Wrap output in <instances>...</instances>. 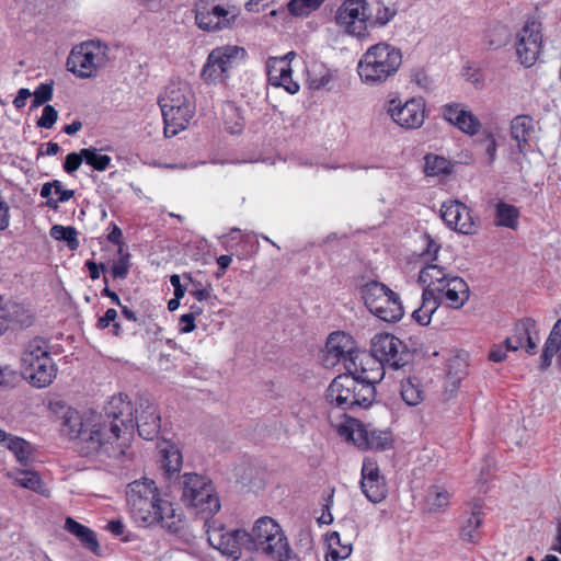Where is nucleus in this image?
<instances>
[{
  "label": "nucleus",
  "instance_id": "obj_28",
  "mask_svg": "<svg viewBox=\"0 0 561 561\" xmlns=\"http://www.w3.org/2000/svg\"><path fill=\"white\" fill-rule=\"evenodd\" d=\"M397 13L394 5H387L382 1L375 2L371 9H367V31L387 26Z\"/></svg>",
  "mask_w": 561,
  "mask_h": 561
},
{
  "label": "nucleus",
  "instance_id": "obj_42",
  "mask_svg": "<svg viewBox=\"0 0 561 561\" xmlns=\"http://www.w3.org/2000/svg\"><path fill=\"white\" fill-rule=\"evenodd\" d=\"M50 236L58 241L67 242V245L70 250H77L79 248L78 232L71 227H65L60 225H55L50 228Z\"/></svg>",
  "mask_w": 561,
  "mask_h": 561
},
{
  "label": "nucleus",
  "instance_id": "obj_63",
  "mask_svg": "<svg viewBox=\"0 0 561 561\" xmlns=\"http://www.w3.org/2000/svg\"><path fill=\"white\" fill-rule=\"evenodd\" d=\"M32 96V93L28 89L22 88L18 91L16 96L13 100V105L20 110L25 106L26 100Z\"/></svg>",
  "mask_w": 561,
  "mask_h": 561
},
{
  "label": "nucleus",
  "instance_id": "obj_49",
  "mask_svg": "<svg viewBox=\"0 0 561 561\" xmlns=\"http://www.w3.org/2000/svg\"><path fill=\"white\" fill-rule=\"evenodd\" d=\"M54 193L58 198H50L46 202L47 207L54 210L58 208L59 203H66L75 196V191L65 188L59 180H54Z\"/></svg>",
  "mask_w": 561,
  "mask_h": 561
},
{
  "label": "nucleus",
  "instance_id": "obj_61",
  "mask_svg": "<svg viewBox=\"0 0 561 561\" xmlns=\"http://www.w3.org/2000/svg\"><path fill=\"white\" fill-rule=\"evenodd\" d=\"M510 350H506V344L494 346L489 354V359L494 363H501L506 358V353Z\"/></svg>",
  "mask_w": 561,
  "mask_h": 561
},
{
  "label": "nucleus",
  "instance_id": "obj_32",
  "mask_svg": "<svg viewBox=\"0 0 561 561\" xmlns=\"http://www.w3.org/2000/svg\"><path fill=\"white\" fill-rule=\"evenodd\" d=\"M529 332H534L536 335L538 334L537 322L534 319L524 318L517 321L514 327L513 335L506 337L504 341V344H506V350L515 352L523 347Z\"/></svg>",
  "mask_w": 561,
  "mask_h": 561
},
{
  "label": "nucleus",
  "instance_id": "obj_36",
  "mask_svg": "<svg viewBox=\"0 0 561 561\" xmlns=\"http://www.w3.org/2000/svg\"><path fill=\"white\" fill-rule=\"evenodd\" d=\"M14 482L24 488L32 490L38 494L46 495L47 489L38 473L33 470H16L10 474Z\"/></svg>",
  "mask_w": 561,
  "mask_h": 561
},
{
  "label": "nucleus",
  "instance_id": "obj_2",
  "mask_svg": "<svg viewBox=\"0 0 561 561\" xmlns=\"http://www.w3.org/2000/svg\"><path fill=\"white\" fill-rule=\"evenodd\" d=\"M382 380L381 369L357 368L356 373L339 375L325 391L328 403L341 411L368 408L376 399V383Z\"/></svg>",
  "mask_w": 561,
  "mask_h": 561
},
{
  "label": "nucleus",
  "instance_id": "obj_3",
  "mask_svg": "<svg viewBox=\"0 0 561 561\" xmlns=\"http://www.w3.org/2000/svg\"><path fill=\"white\" fill-rule=\"evenodd\" d=\"M164 136L173 137L185 129L194 117L196 103L192 88L186 82L168 85L159 96Z\"/></svg>",
  "mask_w": 561,
  "mask_h": 561
},
{
  "label": "nucleus",
  "instance_id": "obj_37",
  "mask_svg": "<svg viewBox=\"0 0 561 561\" xmlns=\"http://www.w3.org/2000/svg\"><path fill=\"white\" fill-rule=\"evenodd\" d=\"M161 454V468L168 478L180 471L182 466V455L179 448L174 445H168L160 450Z\"/></svg>",
  "mask_w": 561,
  "mask_h": 561
},
{
  "label": "nucleus",
  "instance_id": "obj_18",
  "mask_svg": "<svg viewBox=\"0 0 561 561\" xmlns=\"http://www.w3.org/2000/svg\"><path fill=\"white\" fill-rule=\"evenodd\" d=\"M440 217L446 226L462 234H473L477 224L471 209L459 201H447L440 206Z\"/></svg>",
  "mask_w": 561,
  "mask_h": 561
},
{
  "label": "nucleus",
  "instance_id": "obj_64",
  "mask_svg": "<svg viewBox=\"0 0 561 561\" xmlns=\"http://www.w3.org/2000/svg\"><path fill=\"white\" fill-rule=\"evenodd\" d=\"M60 150V147L57 142L49 141L45 145H42L38 150V156H56Z\"/></svg>",
  "mask_w": 561,
  "mask_h": 561
},
{
  "label": "nucleus",
  "instance_id": "obj_51",
  "mask_svg": "<svg viewBox=\"0 0 561 561\" xmlns=\"http://www.w3.org/2000/svg\"><path fill=\"white\" fill-rule=\"evenodd\" d=\"M57 110L54 106L47 104L44 106L42 116L37 121V126L41 128L50 129L57 122Z\"/></svg>",
  "mask_w": 561,
  "mask_h": 561
},
{
  "label": "nucleus",
  "instance_id": "obj_35",
  "mask_svg": "<svg viewBox=\"0 0 561 561\" xmlns=\"http://www.w3.org/2000/svg\"><path fill=\"white\" fill-rule=\"evenodd\" d=\"M482 504L480 501H477L473 504L472 512L470 517L467 519L466 524L461 527L460 536L463 540L474 543L479 540L480 535L478 529L482 525Z\"/></svg>",
  "mask_w": 561,
  "mask_h": 561
},
{
  "label": "nucleus",
  "instance_id": "obj_24",
  "mask_svg": "<svg viewBox=\"0 0 561 561\" xmlns=\"http://www.w3.org/2000/svg\"><path fill=\"white\" fill-rule=\"evenodd\" d=\"M0 316L4 322V332L10 327L27 328L33 323V313L24 305L18 302H5L1 297Z\"/></svg>",
  "mask_w": 561,
  "mask_h": 561
},
{
  "label": "nucleus",
  "instance_id": "obj_31",
  "mask_svg": "<svg viewBox=\"0 0 561 561\" xmlns=\"http://www.w3.org/2000/svg\"><path fill=\"white\" fill-rule=\"evenodd\" d=\"M65 529L77 537L85 549L94 553L99 551L100 546L96 535L91 528L78 523L71 517H67L65 522Z\"/></svg>",
  "mask_w": 561,
  "mask_h": 561
},
{
  "label": "nucleus",
  "instance_id": "obj_58",
  "mask_svg": "<svg viewBox=\"0 0 561 561\" xmlns=\"http://www.w3.org/2000/svg\"><path fill=\"white\" fill-rule=\"evenodd\" d=\"M170 283H171L172 287L174 288V296L178 299H182L184 297L185 293H187V289H188L187 283L182 284L181 276L178 274H173L170 276Z\"/></svg>",
  "mask_w": 561,
  "mask_h": 561
},
{
  "label": "nucleus",
  "instance_id": "obj_43",
  "mask_svg": "<svg viewBox=\"0 0 561 561\" xmlns=\"http://www.w3.org/2000/svg\"><path fill=\"white\" fill-rule=\"evenodd\" d=\"M477 149L488 157V163L492 164L496 157L497 144L495 137L490 131L482 133L476 140Z\"/></svg>",
  "mask_w": 561,
  "mask_h": 561
},
{
  "label": "nucleus",
  "instance_id": "obj_7",
  "mask_svg": "<svg viewBox=\"0 0 561 561\" xmlns=\"http://www.w3.org/2000/svg\"><path fill=\"white\" fill-rule=\"evenodd\" d=\"M181 501L205 517L220 510V502L209 479L197 473H184L180 479Z\"/></svg>",
  "mask_w": 561,
  "mask_h": 561
},
{
  "label": "nucleus",
  "instance_id": "obj_27",
  "mask_svg": "<svg viewBox=\"0 0 561 561\" xmlns=\"http://www.w3.org/2000/svg\"><path fill=\"white\" fill-rule=\"evenodd\" d=\"M44 356H50L48 342L42 337L31 340L22 353V369L34 367L35 364L43 362Z\"/></svg>",
  "mask_w": 561,
  "mask_h": 561
},
{
  "label": "nucleus",
  "instance_id": "obj_22",
  "mask_svg": "<svg viewBox=\"0 0 561 561\" xmlns=\"http://www.w3.org/2000/svg\"><path fill=\"white\" fill-rule=\"evenodd\" d=\"M443 114L446 121L468 135L478 134L481 127L480 121L461 104L453 103L445 105Z\"/></svg>",
  "mask_w": 561,
  "mask_h": 561
},
{
  "label": "nucleus",
  "instance_id": "obj_41",
  "mask_svg": "<svg viewBox=\"0 0 561 561\" xmlns=\"http://www.w3.org/2000/svg\"><path fill=\"white\" fill-rule=\"evenodd\" d=\"M451 494L442 486H432L426 495V505L431 512H438L448 506Z\"/></svg>",
  "mask_w": 561,
  "mask_h": 561
},
{
  "label": "nucleus",
  "instance_id": "obj_53",
  "mask_svg": "<svg viewBox=\"0 0 561 561\" xmlns=\"http://www.w3.org/2000/svg\"><path fill=\"white\" fill-rule=\"evenodd\" d=\"M20 380L19 374L9 366L0 367V386L11 388Z\"/></svg>",
  "mask_w": 561,
  "mask_h": 561
},
{
  "label": "nucleus",
  "instance_id": "obj_50",
  "mask_svg": "<svg viewBox=\"0 0 561 561\" xmlns=\"http://www.w3.org/2000/svg\"><path fill=\"white\" fill-rule=\"evenodd\" d=\"M375 480L376 481H382L385 480L383 477L380 474V470L378 468V465L370 460L365 459L362 466V479L360 482H367L370 483Z\"/></svg>",
  "mask_w": 561,
  "mask_h": 561
},
{
  "label": "nucleus",
  "instance_id": "obj_54",
  "mask_svg": "<svg viewBox=\"0 0 561 561\" xmlns=\"http://www.w3.org/2000/svg\"><path fill=\"white\" fill-rule=\"evenodd\" d=\"M82 161H84V158L82 156V149L80 150V152L68 153L65 158V162L62 165L64 170L68 174H72L80 168Z\"/></svg>",
  "mask_w": 561,
  "mask_h": 561
},
{
  "label": "nucleus",
  "instance_id": "obj_55",
  "mask_svg": "<svg viewBox=\"0 0 561 561\" xmlns=\"http://www.w3.org/2000/svg\"><path fill=\"white\" fill-rule=\"evenodd\" d=\"M128 255L126 257L119 259L117 262H115L112 266V276L115 279H124L128 275L129 266H128Z\"/></svg>",
  "mask_w": 561,
  "mask_h": 561
},
{
  "label": "nucleus",
  "instance_id": "obj_57",
  "mask_svg": "<svg viewBox=\"0 0 561 561\" xmlns=\"http://www.w3.org/2000/svg\"><path fill=\"white\" fill-rule=\"evenodd\" d=\"M54 94V82L41 83L32 93L33 96L44 100L46 103L53 99Z\"/></svg>",
  "mask_w": 561,
  "mask_h": 561
},
{
  "label": "nucleus",
  "instance_id": "obj_52",
  "mask_svg": "<svg viewBox=\"0 0 561 561\" xmlns=\"http://www.w3.org/2000/svg\"><path fill=\"white\" fill-rule=\"evenodd\" d=\"M331 80H332V76H331L330 71L327 69L321 70L319 73H317L316 71H312L309 75V79H308L309 85L314 90L325 88L331 82Z\"/></svg>",
  "mask_w": 561,
  "mask_h": 561
},
{
  "label": "nucleus",
  "instance_id": "obj_25",
  "mask_svg": "<svg viewBox=\"0 0 561 561\" xmlns=\"http://www.w3.org/2000/svg\"><path fill=\"white\" fill-rule=\"evenodd\" d=\"M25 379L36 388H46L57 375V366L51 356H44L43 362L23 370Z\"/></svg>",
  "mask_w": 561,
  "mask_h": 561
},
{
  "label": "nucleus",
  "instance_id": "obj_1",
  "mask_svg": "<svg viewBox=\"0 0 561 561\" xmlns=\"http://www.w3.org/2000/svg\"><path fill=\"white\" fill-rule=\"evenodd\" d=\"M60 426L64 435L70 439H79L80 453L83 456L116 457L124 453L125 444L118 443L122 428H133V407L128 396L119 393L111 398L100 414H81L67 408Z\"/></svg>",
  "mask_w": 561,
  "mask_h": 561
},
{
  "label": "nucleus",
  "instance_id": "obj_4",
  "mask_svg": "<svg viewBox=\"0 0 561 561\" xmlns=\"http://www.w3.org/2000/svg\"><path fill=\"white\" fill-rule=\"evenodd\" d=\"M402 65V53L396 46L381 42L370 46L360 57L357 72L368 85H378L393 77Z\"/></svg>",
  "mask_w": 561,
  "mask_h": 561
},
{
  "label": "nucleus",
  "instance_id": "obj_26",
  "mask_svg": "<svg viewBox=\"0 0 561 561\" xmlns=\"http://www.w3.org/2000/svg\"><path fill=\"white\" fill-rule=\"evenodd\" d=\"M454 274L447 272L446 267L438 264H428L419 273V282L425 285V288H432L434 293L446 284Z\"/></svg>",
  "mask_w": 561,
  "mask_h": 561
},
{
  "label": "nucleus",
  "instance_id": "obj_12",
  "mask_svg": "<svg viewBox=\"0 0 561 561\" xmlns=\"http://www.w3.org/2000/svg\"><path fill=\"white\" fill-rule=\"evenodd\" d=\"M107 60V46L100 41H88L72 48L67 69L79 78H91Z\"/></svg>",
  "mask_w": 561,
  "mask_h": 561
},
{
  "label": "nucleus",
  "instance_id": "obj_16",
  "mask_svg": "<svg viewBox=\"0 0 561 561\" xmlns=\"http://www.w3.org/2000/svg\"><path fill=\"white\" fill-rule=\"evenodd\" d=\"M194 12L197 26L207 32L230 28L238 16L234 10L220 4H211L206 0H197Z\"/></svg>",
  "mask_w": 561,
  "mask_h": 561
},
{
  "label": "nucleus",
  "instance_id": "obj_39",
  "mask_svg": "<svg viewBox=\"0 0 561 561\" xmlns=\"http://www.w3.org/2000/svg\"><path fill=\"white\" fill-rule=\"evenodd\" d=\"M268 83H279L280 79H286L293 75V69L286 58L271 57L266 64Z\"/></svg>",
  "mask_w": 561,
  "mask_h": 561
},
{
  "label": "nucleus",
  "instance_id": "obj_40",
  "mask_svg": "<svg viewBox=\"0 0 561 561\" xmlns=\"http://www.w3.org/2000/svg\"><path fill=\"white\" fill-rule=\"evenodd\" d=\"M329 547L330 551L328 552L325 559L327 561H341L346 559L352 553V545L342 543L341 537L337 531H333L329 537Z\"/></svg>",
  "mask_w": 561,
  "mask_h": 561
},
{
  "label": "nucleus",
  "instance_id": "obj_14",
  "mask_svg": "<svg viewBox=\"0 0 561 561\" xmlns=\"http://www.w3.org/2000/svg\"><path fill=\"white\" fill-rule=\"evenodd\" d=\"M367 9L366 0H343L337 8L334 20L347 35L363 39L369 36L367 31Z\"/></svg>",
  "mask_w": 561,
  "mask_h": 561
},
{
  "label": "nucleus",
  "instance_id": "obj_19",
  "mask_svg": "<svg viewBox=\"0 0 561 561\" xmlns=\"http://www.w3.org/2000/svg\"><path fill=\"white\" fill-rule=\"evenodd\" d=\"M248 531L243 529H234L231 531L222 533V530H214L208 535V542L222 556L238 560L241 557L242 549L248 550Z\"/></svg>",
  "mask_w": 561,
  "mask_h": 561
},
{
  "label": "nucleus",
  "instance_id": "obj_45",
  "mask_svg": "<svg viewBox=\"0 0 561 561\" xmlns=\"http://www.w3.org/2000/svg\"><path fill=\"white\" fill-rule=\"evenodd\" d=\"M451 171L450 162L440 156L425 157V173L428 176H437L440 174H449Z\"/></svg>",
  "mask_w": 561,
  "mask_h": 561
},
{
  "label": "nucleus",
  "instance_id": "obj_34",
  "mask_svg": "<svg viewBox=\"0 0 561 561\" xmlns=\"http://www.w3.org/2000/svg\"><path fill=\"white\" fill-rule=\"evenodd\" d=\"M158 495L156 482L147 478L129 483L126 492L127 504H133L134 501L137 503L145 499H154Z\"/></svg>",
  "mask_w": 561,
  "mask_h": 561
},
{
  "label": "nucleus",
  "instance_id": "obj_47",
  "mask_svg": "<svg viewBox=\"0 0 561 561\" xmlns=\"http://www.w3.org/2000/svg\"><path fill=\"white\" fill-rule=\"evenodd\" d=\"M324 0H290L288 10L293 15L305 16L320 8Z\"/></svg>",
  "mask_w": 561,
  "mask_h": 561
},
{
  "label": "nucleus",
  "instance_id": "obj_62",
  "mask_svg": "<svg viewBox=\"0 0 561 561\" xmlns=\"http://www.w3.org/2000/svg\"><path fill=\"white\" fill-rule=\"evenodd\" d=\"M180 331L182 333H190L195 330V318L192 314L185 313L180 318Z\"/></svg>",
  "mask_w": 561,
  "mask_h": 561
},
{
  "label": "nucleus",
  "instance_id": "obj_20",
  "mask_svg": "<svg viewBox=\"0 0 561 561\" xmlns=\"http://www.w3.org/2000/svg\"><path fill=\"white\" fill-rule=\"evenodd\" d=\"M355 445L363 449L386 450L392 445L390 431L368 428L358 425L350 434Z\"/></svg>",
  "mask_w": 561,
  "mask_h": 561
},
{
  "label": "nucleus",
  "instance_id": "obj_9",
  "mask_svg": "<svg viewBox=\"0 0 561 561\" xmlns=\"http://www.w3.org/2000/svg\"><path fill=\"white\" fill-rule=\"evenodd\" d=\"M245 56V49L237 45L216 47L209 53L201 76L207 83H225Z\"/></svg>",
  "mask_w": 561,
  "mask_h": 561
},
{
  "label": "nucleus",
  "instance_id": "obj_60",
  "mask_svg": "<svg viewBox=\"0 0 561 561\" xmlns=\"http://www.w3.org/2000/svg\"><path fill=\"white\" fill-rule=\"evenodd\" d=\"M10 226V207L0 196V230H5Z\"/></svg>",
  "mask_w": 561,
  "mask_h": 561
},
{
  "label": "nucleus",
  "instance_id": "obj_30",
  "mask_svg": "<svg viewBox=\"0 0 561 561\" xmlns=\"http://www.w3.org/2000/svg\"><path fill=\"white\" fill-rule=\"evenodd\" d=\"M439 305V298L434 290H432V288H424L422 294V304L413 311L412 317L419 324L427 325Z\"/></svg>",
  "mask_w": 561,
  "mask_h": 561
},
{
  "label": "nucleus",
  "instance_id": "obj_11",
  "mask_svg": "<svg viewBox=\"0 0 561 561\" xmlns=\"http://www.w3.org/2000/svg\"><path fill=\"white\" fill-rule=\"evenodd\" d=\"M362 353L350 334L336 331L329 335L321 362L327 368L342 363L346 371L356 373L362 366L359 365Z\"/></svg>",
  "mask_w": 561,
  "mask_h": 561
},
{
  "label": "nucleus",
  "instance_id": "obj_6",
  "mask_svg": "<svg viewBox=\"0 0 561 561\" xmlns=\"http://www.w3.org/2000/svg\"><path fill=\"white\" fill-rule=\"evenodd\" d=\"M407 364L405 345L401 340L390 333H378L371 340L370 353H362L359 362L365 370L381 369L385 376L386 367L399 369Z\"/></svg>",
  "mask_w": 561,
  "mask_h": 561
},
{
  "label": "nucleus",
  "instance_id": "obj_15",
  "mask_svg": "<svg viewBox=\"0 0 561 561\" xmlns=\"http://www.w3.org/2000/svg\"><path fill=\"white\" fill-rule=\"evenodd\" d=\"M130 403H133L130 401ZM133 407V428L125 431L122 428L121 438L130 437L134 434L135 426L140 437L146 440H152L160 430V415L153 401L148 396H140Z\"/></svg>",
  "mask_w": 561,
  "mask_h": 561
},
{
  "label": "nucleus",
  "instance_id": "obj_44",
  "mask_svg": "<svg viewBox=\"0 0 561 561\" xmlns=\"http://www.w3.org/2000/svg\"><path fill=\"white\" fill-rule=\"evenodd\" d=\"M82 156L87 164L100 172L105 171L112 161L110 156L99 153L98 149L93 147L83 148Z\"/></svg>",
  "mask_w": 561,
  "mask_h": 561
},
{
  "label": "nucleus",
  "instance_id": "obj_5",
  "mask_svg": "<svg viewBox=\"0 0 561 561\" xmlns=\"http://www.w3.org/2000/svg\"><path fill=\"white\" fill-rule=\"evenodd\" d=\"M128 507L133 519L139 526L160 525L171 534H178L182 529V515L171 502L160 495L137 503L134 501L133 504H128Z\"/></svg>",
  "mask_w": 561,
  "mask_h": 561
},
{
  "label": "nucleus",
  "instance_id": "obj_23",
  "mask_svg": "<svg viewBox=\"0 0 561 561\" xmlns=\"http://www.w3.org/2000/svg\"><path fill=\"white\" fill-rule=\"evenodd\" d=\"M511 137L517 144L518 152L526 154L529 151L530 142L535 138V121L529 115H517L511 121Z\"/></svg>",
  "mask_w": 561,
  "mask_h": 561
},
{
  "label": "nucleus",
  "instance_id": "obj_56",
  "mask_svg": "<svg viewBox=\"0 0 561 561\" xmlns=\"http://www.w3.org/2000/svg\"><path fill=\"white\" fill-rule=\"evenodd\" d=\"M32 447L30 443L25 440V446H19L18 449L13 451L16 460L24 467L28 466L32 461Z\"/></svg>",
  "mask_w": 561,
  "mask_h": 561
},
{
  "label": "nucleus",
  "instance_id": "obj_46",
  "mask_svg": "<svg viewBox=\"0 0 561 561\" xmlns=\"http://www.w3.org/2000/svg\"><path fill=\"white\" fill-rule=\"evenodd\" d=\"M360 490L371 503H380L387 496L386 481L360 482Z\"/></svg>",
  "mask_w": 561,
  "mask_h": 561
},
{
  "label": "nucleus",
  "instance_id": "obj_21",
  "mask_svg": "<svg viewBox=\"0 0 561 561\" xmlns=\"http://www.w3.org/2000/svg\"><path fill=\"white\" fill-rule=\"evenodd\" d=\"M440 304L459 309L470 297V289L466 280L457 275H454L449 280L440 286L436 291Z\"/></svg>",
  "mask_w": 561,
  "mask_h": 561
},
{
  "label": "nucleus",
  "instance_id": "obj_10",
  "mask_svg": "<svg viewBox=\"0 0 561 561\" xmlns=\"http://www.w3.org/2000/svg\"><path fill=\"white\" fill-rule=\"evenodd\" d=\"M248 536V550L262 551L272 558L285 553L289 545L282 527L268 516L260 517Z\"/></svg>",
  "mask_w": 561,
  "mask_h": 561
},
{
  "label": "nucleus",
  "instance_id": "obj_29",
  "mask_svg": "<svg viewBox=\"0 0 561 561\" xmlns=\"http://www.w3.org/2000/svg\"><path fill=\"white\" fill-rule=\"evenodd\" d=\"M561 350V318L552 327L548 339L546 340L540 356L539 368L541 371L547 370L551 364L554 355Z\"/></svg>",
  "mask_w": 561,
  "mask_h": 561
},
{
  "label": "nucleus",
  "instance_id": "obj_38",
  "mask_svg": "<svg viewBox=\"0 0 561 561\" xmlns=\"http://www.w3.org/2000/svg\"><path fill=\"white\" fill-rule=\"evenodd\" d=\"M400 393L402 400L410 407H415L424 400V391L416 378H408L401 381Z\"/></svg>",
  "mask_w": 561,
  "mask_h": 561
},
{
  "label": "nucleus",
  "instance_id": "obj_13",
  "mask_svg": "<svg viewBox=\"0 0 561 561\" xmlns=\"http://www.w3.org/2000/svg\"><path fill=\"white\" fill-rule=\"evenodd\" d=\"M543 48L542 23L538 16H529L516 34L515 49L519 62L529 68L540 58Z\"/></svg>",
  "mask_w": 561,
  "mask_h": 561
},
{
  "label": "nucleus",
  "instance_id": "obj_8",
  "mask_svg": "<svg viewBox=\"0 0 561 561\" xmlns=\"http://www.w3.org/2000/svg\"><path fill=\"white\" fill-rule=\"evenodd\" d=\"M362 295L368 310L382 321L397 322L403 317L399 295L387 285L371 280L364 285Z\"/></svg>",
  "mask_w": 561,
  "mask_h": 561
},
{
  "label": "nucleus",
  "instance_id": "obj_33",
  "mask_svg": "<svg viewBox=\"0 0 561 561\" xmlns=\"http://www.w3.org/2000/svg\"><path fill=\"white\" fill-rule=\"evenodd\" d=\"M519 208L515 205L499 202L494 209V225L496 227L508 228L516 230L519 225Z\"/></svg>",
  "mask_w": 561,
  "mask_h": 561
},
{
  "label": "nucleus",
  "instance_id": "obj_59",
  "mask_svg": "<svg viewBox=\"0 0 561 561\" xmlns=\"http://www.w3.org/2000/svg\"><path fill=\"white\" fill-rule=\"evenodd\" d=\"M270 84L273 87H276V88H284L285 91H287L290 94H295L299 91V84L293 80L291 75L286 77V79L285 78L280 79L279 83H270Z\"/></svg>",
  "mask_w": 561,
  "mask_h": 561
},
{
  "label": "nucleus",
  "instance_id": "obj_17",
  "mask_svg": "<svg viewBox=\"0 0 561 561\" xmlns=\"http://www.w3.org/2000/svg\"><path fill=\"white\" fill-rule=\"evenodd\" d=\"M388 114L392 121L402 128L416 129L421 127L425 118V104L422 99H411L404 104L398 100H391L388 104Z\"/></svg>",
  "mask_w": 561,
  "mask_h": 561
},
{
  "label": "nucleus",
  "instance_id": "obj_48",
  "mask_svg": "<svg viewBox=\"0 0 561 561\" xmlns=\"http://www.w3.org/2000/svg\"><path fill=\"white\" fill-rule=\"evenodd\" d=\"M184 279L187 280V293L193 296L198 302L206 301L211 298V288L204 287L199 282L193 279L190 275L184 274Z\"/></svg>",
  "mask_w": 561,
  "mask_h": 561
}]
</instances>
